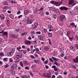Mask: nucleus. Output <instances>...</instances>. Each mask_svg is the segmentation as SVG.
Instances as JSON below:
<instances>
[{
  "instance_id": "nucleus-15",
  "label": "nucleus",
  "mask_w": 78,
  "mask_h": 78,
  "mask_svg": "<svg viewBox=\"0 0 78 78\" xmlns=\"http://www.w3.org/2000/svg\"><path fill=\"white\" fill-rule=\"evenodd\" d=\"M70 26L72 27H75V28L76 27V25H75V23H70Z\"/></svg>"
},
{
  "instance_id": "nucleus-57",
  "label": "nucleus",
  "mask_w": 78,
  "mask_h": 78,
  "mask_svg": "<svg viewBox=\"0 0 78 78\" xmlns=\"http://www.w3.org/2000/svg\"><path fill=\"white\" fill-rule=\"evenodd\" d=\"M30 75L31 76H32L33 77L34 76V74L32 73H30Z\"/></svg>"
},
{
  "instance_id": "nucleus-22",
  "label": "nucleus",
  "mask_w": 78,
  "mask_h": 78,
  "mask_svg": "<svg viewBox=\"0 0 78 78\" xmlns=\"http://www.w3.org/2000/svg\"><path fill=\"white\" fill-rule=\"evenodd\" d=\"M37 23H35L34 24V27H35V28H37V27L38 26V25L37 24Z\"/></svg>"
},
{
  "instance_id": "nucleus-45",
  "label": "nucleus",
  "mask_w": 78,
  "mask_h": 78,
  "mask_svg": "<svg viewBox=\"0 0 78 78\" xmlns=\"http://www.w3.org/2000/svg\"><path fill=\"white\" fill-rule=\"evenodd\" d=\"M70 48L71 50H75V48H73V47L72 46H71Z\"/></svg>"
},
{
  "instance_id": "nucleus-11",
  "label": "nucleus",
  "mask_w": 78,
  "mask_h": 78,
  "mask_svg": "<svg viewBox=\"0 0 78 78\" xmlns=\"http://www.w3.org/2000/svg\"><path fill=\"white\" fill-rule=\"evenodd\" d=\"M52 58L55 61H59V59L55 58L53 57H52Z\"/></svg>"
},
{
  "instance_id": "nucleus-4",
  "label": "nucleus",
  "mask_w": 78,
  "mask_h": 78,
  "mask_svg": "<svg viewBox=\"0 0 78 78\" xmlns=\"http://www.w3.org/2000/svg\"><path fill=\"white\" fill-rule=\"evenodd\" d=\"M68 4L69 5H72L73 6L74 5H75V2L73 0H69Z\"/></svg>"
},
{
  "instance_id": "nucleus-20",
  "label": "nucleus",
  "mask_w": 78,
  "mask_h": 78,
  "mask_svg": "<svg viewBox=\"0 0 78 78\" xmlns=\"http://www.w3.org/2000/svg\"><path fill=\"white\" fill-rule=\"evenodd\" d=\"M29 11L28 10H26L24 11V14H25V15H27V14H28V12Z\"/></svg>"
},
{
  "instance_id": "nucleus-9",
  "label": "nucleus",
  "mask_w": 78,
  "mask_h": 78,
  "mask_svg": "<svg viewBox=\"0 0 78 78\" xmlns=\"http://www.w3.org/2000/svg\"><path fill=\"white\" fill-rule=\"evenodd\" d=\"M24 42L26 45H30L31 44V41H30L26 40L24 41Z\"/></svg>"
},
{
  "instance_id": "nucleus-1",
  "label": "nucleus",
  "mask_w": 78,
  "mask_h": 78,
  "mask_svg": "<svg viewBox=\"0 0 78 78\" xmlns=\"http://www.w3.org/2000/svg\"><path fill=\"white\" fill-rule=\"evenodd\" d=\"M64 0H62L60 2H56L53 1H51L50 2V3L53 5H55L56 6H59L61 5V4L62 3V2H63Z\"/></svg>"
},
{
  "instance_id": "nucleus-61",
  "label": "nucleus",
  "mask_w": 78,
  "mask_h": 78,
  "mask_svg": "<svg viewBox=\"0 0 78 78\" xmlns=\"http://www.w3.org/2000/svg\"><path fill=\"white\" fill-rule=\"evenodd\" d=\"M34 62H35V63H37V60L35 59L34 60Z\"/></svg>"
},
{
  "instance_id": "nucleus-5",
  "label": "nucleus",
  "mask_w": 78,
  "mask_h": 78,
  "mask_svg": "<svg viewBox=\"0 0 78 78\" xmlns=\"http://www.w3.org/2000/svg\"><path fill=\"white\" fill-rule=\"evenodd\" d=\"M18 35L17 34H13L12 33L10 34V37H13V38H15V39L17 38V37H18Z\"/></svg>"
},
{
  "instance_id": "nucleus-42",
  "label": "nucleus",
  "mask_w": 78,
  "mask_h": 78,
  "mask_svg": "<svg viewBox=\"0 0 78 78\" xmlns=\"http://www.w3.org/2000/svg\"><path fill=\"white\" fill-rule=\"evenodd\" d=\"M3 41V39L2 38H0V44H2V42Z\"/></svg>"
},
{
  "instance_id": "nucleus-59",
  "label": "nucleus",
  "mask_w": 78,
  "mask_h": 78,
  "mask_svg": "<svg viewBox=\"0 0 78 78\" xmlns=\"http://www.w3.org/2000/svg\"><path fill=\"white\" fill-rule=\"evenodd\" d=\"M49 61H51V62H53V60H52V59H51V58H50L49 59Z\"/></svg>"
},
{
  "instance_id": "nucleus-53",
  "label": "nucleus",
  "mask_w": 78,
  "mask_h": 78,
  "mask_svg": "<svg viewBox=\"0 0 78 78\" xmlns=\"http://www.w3.org/2000/svg\"><path fill=\"white\" fill-rule=\"evenodd\" d=\"M23 53L24 54H26V53H27V50H23Z\"/></svg>"
},
{
  "instance_id": "nucleus-50",
  "label": "nucleus",
  "mask_w": 78,
  "mask_h": 78,
  "mask_svg": "<svg viewBox=\"0 0 78 78\" xmlns=\"http://www.w3.org/2000/svg\"><path fill=\"white\" fill-rule=\"evenodd\" d=\"M53 17L54 19H56L57 18V17L56 15H53Z\"/></svg>"
},
{
  "instance_id": "nucleus-40",
  "label": "nucleus",
  "mask_w": 78,
  "mask_h": 78,
  "mask_svg": "<svg viewBox=\"0 0 78 78\" xmlns=\"http://www.w3.org/2000/svg\"><path fill=\"white\" fill-rule=\"evenodd\" d=\"M20 49H21V47L20 46L17 48V50H18V51H20Z\"/></svg>"
},
{
  "instance_id": "nucleus-17",
  "label": "nucleus",
  "mask_w": 78,
  "mask_h": 78,
  "mask_svg": "<svg viewBox=\"0 0 78 78\" xmlns=\"http://www.w3.org/2000/svg\"><path fill=\"white\" fill-rule=\"evenodd\" d=\"M38 38L41 41H42L43 40V37L41 35L38 36Z\"/></svg>"
},
{
  "instance_id": "nucleus-30",
  "label": "nucleus",
  "mask_w": 78,
  "mask_h": 78,
  "mask_svg": "<svg viewBox=\"0 0 78 78\" xmlns=\"http://www.w3.org/2000/svg\"><path fill=\"white\" fill-rule=\"evenodd\" d=\"M23 62L24 64L26 65H27L28 64V62L27 61H23Z\"/></svg>"
},
{
  "instance_id": "nucleus-48",
  "label": "nucleus",
  "mask_w": 78,
  "mask_h": 78,
  "mask_svg": "<svg viewBox=\"0 0 78 78\" xmlns=\"http://www.w3.org/2000/svg\"><path fill=\"white\" fill-rule=\"evenodd\" d=\"M11 73L12 74H13L15 73V72H14V70L13 69H12V70L11 71Z\"/></svg>"
},
{
  "instance_id": "nucleus-2",
  "label": "nucleus",
  "mask_w": 78,
  "mask_h": 78,
  "mask_svg": "<svg viewBox=\"0 0 78 78\" xmlns=\"http://www.w3.org/2000/svg\"><path fill=\"white\" fill-rule=\"evenodd\" d=\"M59 19L60 21L62 22H64L66 20V16L64 15H61L59 17Z\"/></svg>"
},
{
  "instance_id": "nucleus-62",
  "label": "nucleus",
  "mask_w": 78,
  "mask_h": 78,
  "mask_svg": "<svg viewBox=\"0 0 78 78\" xmlns=\"http://www.w3.org/2000/svg\"><path fill=\"white\" fill-rule=\"evenodd\" d=\"M37 63L38 64H41V61L37 60Z\"/></svg>"
},
{
  "instance_id": "nucleus-36",
  "label": "nucleus",
  "mask_w": 78,
  "mask_h": 78,
  "mask_svg": "<svg viewBox=\"0 0 78 78\" xmlns=\"http://www.w3.org/2000/svg\"><path fill=\"white\" fill-rule=\"evenodd\" d=\"M16 0H12L11 1V3H16Z\"/></svg>"
},
{
  "instance_id": "nucleus-58",
  "label": "nucleus",
  "mask_w": 78,
  "mask_h": 78,
  "mask_svg": "<svg viewBox=\"0 0 78 78\" xmlns=\"http://www.w3.org/2000/svg\"><path fill=\"white\" fill-rule=\"evenodd\" d=\"M36 33H37V34H41V32L40 31L37 32Z\"/></svg>"
},
{
  "instance_id": "nucleus-3",
  "label": "nucleus",
  "mask_w": 78,
  "mask_h": 78,
  "mask_svg": "<svg viewBox=\"0 0 78 78\" xmlns=\"http://www.w3.org/2000/svg\"><path fill=\"white\" fill-rule=\"evenodd\" d=\"M14 52H15V49L12 48L11 52L7 53V55L9 56H12Z\"/></svg>"
},
{
  "instance_id": "nucleus-44",
  "label": "nucleus",
  "mask_w": 78,
  "mask_h": 78,
  "mask_svg": "<svg viewBox=\"0 0 78 78\" xmlns=\"http://www.w3.org/2000/svg\"><path fill=\"white\" fill-rule=\"evenodd\" d=\"M9 66V65H8V64H6L4 66V68H5V69H6V68H8Z\"/></svg>"
},
{
  "instance_id": "nucleus-35",
  "label": "nucleus",
  "mask_w": 78,
  "mask_h": 78,
  "mask_svg": "<svg viewBox=\"0 0 78 78\" xmlns=\"http://www.w3.org/2000/svg\"><path fill=\"white\" fill-rule=\"evenodd\" d=\"M43 31L44 33H46L47 32V30L46 29H44Z\"/></svg>"
},
{
  "instance_id": "nucleus-47",
  "label": "nucleus",
  "mask_w": 78,
  "mask_h": 78,
  "mask_svg": "<svg viewBox=\"0 0 78 78\" xmlns=\"http://www.w3.org/2000/svg\"><path fill=\"white\" fill-rule=\"evenodd\" d=\"M25 69H26V70H30V68H29L28 66H26L25 68Z\"/></svg>"
},
{
  "instance_id": "nucleus-51",
  "label": "nucleus",
  "mask_w": 78,
  "mask_h": 78,
  "mask_svg": "<svg viewBox=\"0 0 78 78\" xmlns=\"http://www.w3.org/2000/svg\"><path fill=\"white\" fill-rule=\"evenodd\" d=\"M48 78H51V75L50 74H48Z\"/></svg>"
},
{
  "instance_id": "nucleus-43",
  "label": "nucleus",
  "mask_w": 78,
  "mask_h": 78,
  "mask_svg": "<svg viewBox=\"0 0 78 78\" xmlns=\"http://www.w3.org/2000/svg\"><path fill=\"white\" fill-rule=\"evenodd\" d=\"M27 33H26V32L23 33H22L21 34V35L22 36H25V34H26Z\"/></svg>"
},
{
  "instance_id": "nucleus-60",
  "label": "nucleus",
  "mask_w": 78,
  "mask_h": 78,
  "mask_svg": "<svg viewBox=\"0 0 78 78\" xmlns=\"http://www.w3.org/2000/svg\"><path fill=\"white\" fill-rule=\"evenodd\" d=\"M75 47L77 49H78V44H75Z\"/></svg>"
},
{
  "instance_id": "nucleus-52",
  "label": "nucleus",
  "mask_w": 78,
  "mask_h": 78,
  "mask_svg": "<svg viewBox=\"0 0 78 78\" xmlns=\"http://www.w3.org/2000/svg\"><path fill=\"white\" fill-rule=\"evenodd\" d=\"M35 50L36 51H37V52H39L40 51L39 49V48H36Z\"/></svg>"
},
{
  "instance_id": "nucleus-37",
  "label": "nucleus",
  "mask_w": 78,
  "mask_h": 78,
  "mask_svg": "<svg viewBox=\"0 0 78 78\" xmlns=\"http://www.w3.org/2000/svg\"><path fill=\"white\" fill-rule=\"evenodd\" d=\"M48 27L49 28H50V29H51V28H53V27H52V26H51V25H49L48 26Z\"/></svg>"
},
{
  "instance_id": "nucleus-64",
  "label": "nucleus",
  "mask_w": 78,
  "mask_h": 78,
  "mask_svg": "<svg viewBox=\"0 0 78 78\" xmlns=\"http://www.w3.org/2000/svg\"><path fill=\"white\" fill-rule=\"evenodd\" d=\"M55 77H56L54 75H53L52 76L51 78H55Z\"/></svg>"
},
{
  "instance_id": "nucleus-49",
  "label": "nucleus",
  "mask_w": 78,
  "mask_h": 78,
  "mask_svg": "<svg viewBox=\"0 0 78 78\" xmlns=\"http://www.w3.org/2000/svg\"><path fill=\"white\" fill-rule=\"evenodd\" d=\"M9 61L11 62H13L12 59L11 58H9Z\"/></svg>"
},
{
  "instance_id": "nucleus-19",
  "label": "nucleus",
  "mask_w": 78,
  "mask_h": 78,
  "mask_svg": "<svg viewBox=\"0 0 78 78\" xmlns=\"http://www.w3.org/2000/svg\"><path fill=\"white\" fill-rule=\"evenodd\" d=\"M19 61H20V59L17 58V59H16L15 62L17 64V63H18Z\"/></svg>"
},
{
  "instance_id": "nucleus-32",
  "label": "nucleus",
  "mask_w": 78,
  "mask_h": 78,
  "mask_svg": "<svg viewBox=\"0 0 78 78\" xmlns=\"http://www.w3.org/2000/svg\"><path fill=\"white\" fill-rule=\"evenodd\" d=\"M18 31H19V29H16L14 33H17Z\"/></svg>"
},
{
  "instance_id": "nucleus-12",
  "label": "nucleus",
  "mask_w": 78,
  "mask_h": 78,
  "mask_svg": "<svg viewBox=\"0 0 78 78\" xmlns=\"http://www.w3.org/2000/svg\"><path fill=\"white\" fill-rule=\"evenodd\" d=\"M29 20V18L28 17H25L24 19V22H27V21H28Z\"/></svg>"
},
{
  "instance_id": "nucleus-10",
  "label": "nucleus",
  "mask_w": 78,
  "mask_h": 78,
  "mask_svg": "<svg viewBox=\"0 0 78 78\" xmlns=\"http://www.w3.org/2000/svg\"><path fill=\"white\" fill-rule=\"evenodd\" d=\"M52 69H54L55 71H57L58 68H57L56 66L55 65L52 66Z\"/></svg>"
},
{
  "instance_id": "nucleus-13",
  "label": "nucleus",
  "mask_w": 78,
  "mask_h": 78,
  "mask_svg": "<svg viewBox=\"0 0 78 78\" xmlns=\"http://www.w3.org/2000/svg\"><path fill=\"white\" fill-rule=\"evenodd\" d=\"M73 61L74 62H78V56L76 58L73 59Z\"/></svg>"
},
{
  "instance_id": "nucleus-14",
  "label": "nucleus",
  "mask_w": 78,
  "mask_h": 78,
  "mask_svg": "<svg viewBox=\"0 0 78 78\" xmlns=\"http://www.w3.org/2000/svg\"><path fill=\"white\" fill-rule=\"evenodd\" d=\"M3 36H5L7 37L8 36V32H4L2 34Z\"/></svg>"
},
{
  "instance_id": "nucleus-31",
  "label": "nucleus",
  "mask_w": 78,
  "mask_h": 78,
  "mask_svg": "<svg viewBox=\"0 0 78 78\" xmlns=\"http://www.w3.org/2000/svg\"><path fill=\"white\" fill-rule=\"evenodd\" d=\"M21 77L22 78H28V76L27 75L24 76H22Z\"/></svg>"
},
{
  "instance_id": "nucleus-21",
  "label": "nucleus",
  "mask_w": 78,
  "mask_h": 78,
  "mask_svg": "<svg viewBox=\"0 0 78 78\" xmlns=\"http://www.w3.org/2000/svg\"><path fill=\"white\" fill-rule=\"evenodd\" d=\"M32 23H33V20H30L28 21L27 23V24H31Z\"/></svg>"
},
{
  "instance_id": "nucleus-34",
  "label": "nucleus",
  "mask_w": 78,
  "mask_h": 78,
  "mask_svg": "<svg viewBox=\"0 0 78 78\" xmlns=\"http://www.w3.org/2000/svg\"><path fill=\"white\" fill-rule=\"evenodd\" d=\"M20 64L21 67H23V63L21 61L20 62Z\"/></svg>"
},
{
  "instance_id": "nucleus-8",
  "label": "nucleus",
  "mask_w": 78,
  "mask_h": 78,
  "mask_svg": "<svg viewBox=\"0 0 78 78\" xmlns=\"http://www.w3.org/2000/svg\"><path fill=\"white\" fill-rule=\"evenodd\" d=\"M16 58L19 59V58H22V54L18 53L16 55Z\"/></svg>"
},
{
  "instance_id": "nucleus-29",
  "label": "nucleus",
  "mask_w": 78,
  "mask_h": 78,
  "mask_svg": "<svg viewBox=\"0 0 78 78\" xmlns=\"http://www.w3.org/2000/svg\"><path fill=\"white\" fill-rule=\"evenodd\" d=\"M3 4L4 5H8V3L6 1H4L3 2Z\"/></svg>"
},
{
  "instance_id": "nucleus-41",
  "label": "nucleus",
  "mask_w": 78,
  "mask_h": 78,
  "mask_svg": "<svg viewBox=\"0 0 78 78\" xmlns=\"http://www.w3.org/2000/svg\"><path fill=\"white\" fill-rule=\"evenodd\" d=\"M69 37V39L71 41H72L73 39V37Z\"/></svg>"
},
{
  "instance_id": "nucleus-16",
  "label": "nucleus",
  "mask_w": 78,
  "mask_h": 78,
  "mask_svg": "<svg viewBox=\"0 0 78 78\" xmlns=\"http://www.w3.org/2000/svg\"><path fill=\"white\" fill-rule=\"evenodd\" d=\"M54 65H55V64L57 66H60V64H59V63H58V62H57L55 61V62L53 63Z\"/></svg>"
},
{
  "instance_id": "nucleus-63",
  "label": "nucleus",
  "mask_w": 78,
  "mask_h": 78,
  "mask_svg": "<svg viewBox=\"0 0 78 78\" xmlns=\"http://www.w3.org/2000/svg\"><path fill=\"white\" fill-rule=\"evenodd\" d=\"M46 15L48 16V15H49V12H46Z\"/></svg>"
},
{
  "instance_id": "nucleus-46",
  "label": "nucleus",
  "mask_w": 78,
  "mask_h": 78,
  "mask_svg": "<svg viewBox=\"0 0 78 78\" xmlns=\"http://www.w3.org/2000/svg\"><path fill=\"white\" fill-rule=\"evenodd\" d=\"M44 62L45 64H47V63H48V60H46Z\"/></svg>"
},
{
  "instance_id": "nucleus-33",
  "label": "nucleus",
  "mask_w": 78,
  "mask_h": 78,
  "mask_svg": "<svg viewBox=\"0 0 78 78\" xmlns=\"http://www.w3.org/2000/svg\"><path fill=\"white\" fill-rule=\"evenodd\" d=\"M4 56V53H3V52H0V56Z\"/></svg>"
},
{
  "instance_id": "nucleus-28",
  "label": "nucleus",
  "mask_w": 78,
  "mask_h": 78,
  "mask_svg": "<svg viewBox=\"0 0 78 78\" xmlns=\"http://www.w3.org/2000/svg\"><path fill=\"white\" fill-rule=\"evenodd\" d=\"M9 16L11 19H14V16L12 14H11L9 15Z\"/></svg>"
},
{
  "instance_id": "nucleus-7",
  "label": "nucleus",
  "mask_w": 78,
  "mask_h": 78,
  "mask_svg": "<svg viewBox=\"0 0 78 78\" xmlns=\"http://www.w3.org/2000/svg\"><path fill=\"white\" fill-rule=\"evenodd\" d=\"M59 9L61 10V11H64V10H66V11L68 9V8H67L64 6H62L59 8Z\"/></svg>"
},
{
  "instance_id": "nucleus-54",
  "label": "nucleus",
  "mask_w": 78,
  "mask_h": 78,
  "mask_svg": "<svg viewBox=\"0 0 78 78\" xmlns=\"http://www.w3.org/2000/svg\"><path fill=\"white\" fill-rule=\"evenodd\" d=\"M30 58H32V59H35V57H34V56L33 55H31L30 56Z\"/></svg>"
},
{
  "instance_id": "nucleus-18",
  "label": "nucleus",
  "mask_w": 78,
  "mask_h": 78,
  "mask_svg": "<svg viewBox=\"0 0 78 78\" xmlns=\"http://www.w3.org/2000/svg\"><path fill=\"white\" fill-rule=\"evenodd\" d=\"M48 34L49 36H50V37H51L53 36L52 34L51 33H50L49 32H48Z\"/></svg>"
},
{
  "instance_id": "nucleus-27",
  "label": "nucleus",
  "mask_w": 78,
  "mask_h": 78,
  "mask_svg": "<svg viewBox=\"0 0 78 78\" xmlns=\"http://www.w3.org/2000/svg\"><path fill=\"white\" fill-rule=\"evenodd\" d=\"M49 49V48L48 47L46 46L44 47V50H46V51H48V50Z\"/></svg>"
},
{
  "instance_id": "nucleus-39",
  "label": "nucleus",
  "mask_w": 78,
  "mask_h": 78,
  "mask_svg": "<svg viewBox=\"0 0 78 78\" xmlns=\"http://www.w3.org/2000/svg\"><path fill=\"white\" fill-rule=\"evenodd\" d=\"M68 13L69 14H70V15H72L73 14V11H69V12H68Z\"/></svg>"
},
{
  "instance_id": "nucleus-26",
  "label": "nucleus",
  "mask_w": 78,
  "mask_h": 78,
  "mask_svg": "<svg viewBox=\"0 0 78 78\" xmlns=\"http://www.w3.org/2000/svg\"><path fill=\"white\" fill-rule=\"evenodd\" d=\"M70 32L69 31H68L67 32V35L68 37H69V36H70Z\"/></svg>"
},
{
  "instance_id": "nucleus-55",
  "label": "nucleus",
  "mask_w": 78,
  "mask_h": 78,
  "mask_svg": "<svg viewBox=\"0 0 78 78\" xmlns=\"http://www.w3.org/2000/svg\"><path fill=\"white\" fill-rule=\"evenodd\" d=\"M44 7L43 6H41V8L40 9L41 11H42L43 10V9H44Z\"/></svg>"
},
{
  "instance_id": "nucleus-25",
  "label": "nucleus",
  "mask_w": 78,
  "mask_h": 78,
  "mask_svg": "<svg viewBox=\"0 0 78 78\" xmlns=\"http://www.w3.org/2000/svg\"><path fill=\"white\" fill-rule=\"evenodd\" d=\"M35 33V31H32L30 32L31 36H33V35Z\"/></svg>"
},
{
  "instance_id": "nucleus-24",
  "label": "nucleus",
  "mask_w": 78,
  "mask_h": 78,
  "mask_svg": "<svg viewBox=\"0 0 78 78\" xmlns=\"http://www.w3.org/2000/svg\"><path fill=\"white\" fill-rule=\"evenodd\" d=\"M0 18L1 19H5V16L3 15H1Z\"/></svg>"
},
{
  "instance_id": "nucleus-38",
  "label": "nucleus",
  "mask_w": 78,
  "mask_h": 78,
  "mask_svg": "<svg viewBox=\"0 0 78 78\" xmlns=\"http://www.w3.org/2000/svg\"><path fill=\"white\" fill-rule=\"evenodd\" d=\"M3 60L4 61H7L8 60V58H3Z\"/></svg>"
},
{
  "instance_id": "nucleus-23",
  "label": "nucleus",
  "mask_w": 78,
  "mask_h": 78,
  "mask_svg": "<svg viewBox=\"0 0 78 78\" xmlns=\"http://www.w3.org/2000/svg\"><path fill=\"white\" fill-rule=\"evenodd\" d=\"M35 67H36V65H33L31 67L33 70H35Z\"/></svg>"
},
{
  "instance_id": "nucleus-6",
  "label": "nucleus",
  "mask_w": 78,
  "mask_h": 78,
  "mask_svg": "<svg viewBox=\"0 0 78 78\" xmlns=\"http://www.w3.org/2000/svg\"><path fill=\"white\" fill-rule=\"evenodd\" d=\"M17 67V65L16 64H13L12 65L11 68L12 70H14V69H16Z\"/></svg>"
},
{
  "instance_id": "nucleus-56",
  "label": "nucleus",
  "mask_w": 78,
  "mask_h": 78,
  "mask_svg": "<svg viewBox=\"0 0 78 78\" xmlns=\"http://www.w3.org/2000/svg\"><path fill=\"white\" fill-rule=\"evenodd\" d=\"M60 56H61V57H64V54L62 53L60 55Z\"/></svg>"
}]
</instances>
